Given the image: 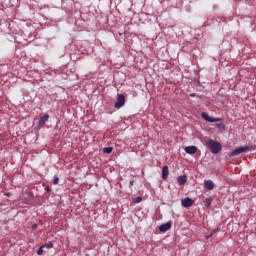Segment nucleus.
Here are the masks:
<instances>
[{
  "mask_svg": "<svg viewBox=\"0 0 256 256\" xmlns=\"http://www.w3.org/2000/svg\"><path fill=\"white\" fill-rule=\"evenodd\" d=\"M49 121V114H44L40 117V120L38 121V124L35 126V130L39 131L42 129V127H45V123Z\"/></svg>",
  "mask_w": 256,
  "mask_h": 256,
  "instance_id": "nucleus-2",
  "label": "nucleus"
},
{
  "mask_svg": "<svg viewBox=\"0 0 256 256\" xmlns=\"http://www.w3.org/2000/svg\"><path fill=\"white\" fill-rule=\"evenodd\" d=\"M169 229H171V222H166L159 226V231L161 233H165L166 231H169Z\"/></svg>",
  "mask_w": 256,
  "mask_h": 256,
  "instance_id": "nucleus-7",
  "label": "nucleus"
},
{
  "mask_svg": "<svg viewBox=\"0 0 256 256\" xmlns=\"http://www.w3.org/2000/svg\"><path fill=\"white\" fill-rule=\"evenodd\" d=\"M217 128L218 129H225V124L219 123V124H217Z\"/></svg>",
  "mask_w": 256,
  "mask_h": 256,
  "instance_id": "nucleus-19",
  "label": "nucleus"
},
{
  "mask_svg": "<svg viewBox=\"0 0 256 256\" xmlns=\"http://www.w3.org/2000/svg\"><path fill=\"white\" fill-rule=\"evenodd\" d=\"M185 153L188 155H195V153H197V146H187L185 148Z\"/></svg>",
  "mask_w": 256,
  "mask_h": 256,
  "instance_id": "nucleus-9",
  "label": "nucleus"
},
{
  "mask_svg": "<svg viewBox=\"0 0 256 256\" xmlns=\"http://www.w3.org/2000/svg\"><path fill=\"white\" fill-rule=\"evenodd\" d=\"M181 204H182V207H193V205H195V200L189 197H186L181 200Z\"/></svg>",
  "mask_w": 256,
  "mask_h": 256,
  "instance_id": "nucleus-6",
  "label": "nucleus"
},
{
  "mask_svg": "<svg viewBox=\"0 0 256 256\" xmlns=\"http://www.w3.org/2000/svg\"><path fill=\"white\" fill-rule=\"evenodd\" d=\"M53 184L54 185H58L59 184V177L58 176L54 177Z\"/></svg>",
  "mask_w": 256,
  "mask_h": 256,
  "instance_id": "nucleus-18",
  "label": "nucleus"
},
{
  "mask_svg": "<svg viewBox=\"0 0 256 256\" xmlns=\"http://www.w3.org/2000/svg\"><path fill=\"white\" fill-rule=\"evenodd\" d=\"M5 195H7V197H9L11 195V193H5Z\"/></svg>",
  "mask_w": 256,
  "mask_h": 256,
  "instance_id": "nucleus-23",
  "label": "nucleus"
},
{
  "mask_svg": "<svg viewBox=\"0 0 256 256\" xmlns=\"http://www.w3.org/2000/svg\"><path fill=\"white\" fill-rule=\"evenodd\" d=\"M201 117H202V119H204V121H207L208 123H218V121H222L221 118H214V117L209 116V114H207V112H202Z\"/></svg>",
  "mask_w": 256,
  "mask_h": 256,
  "instance_id": "nucleus-4",
  "label": "nucleus"
},
{
  "mask_svg": "<svg viewBox=\"0 0 256 256\" xmlns=\"http://www.w3.org/2000/svg\"><path fill=\"white\" fill-rule=\"evenodd\" d=\"M141 201H143V198L141 196H138L134 198L133 203H141Z\"/></svg>",
  "mask_w": 256,
  "mask_h": 256,
  "instance_id": "nucleus-15",
  "label": "nucleus"
},
{
  "mask_svg": "<svg viewBox=\"0 0 256 256\" xmlns=\"http://www.w3.org/2000/svg\"><path fill=\"white\" fill-rule=\"evenodd\" d=\"M204 187L208 191H212V189H215V183L213 182V180H206L204 182Z\"/></svg>",
  "mask_w": 256,
  "mask_h": 256,
  "instance_id": "nucleus-8",
  "label": "nucleus"
},
{
  "mask_svg": "<svg viewBox=\"0 0 256 256\" xmlns=\"http://www.w3.org/2000/svg\"><path fill=\"white\" fill-rule=\"evenodd\" d=\"M205 207H211V203H213V198L212 197H208L205 199Z\"/></svg>",
  "mask_w": 256,
  "mask_h": 256,
  "instance_id": "nucleus-12",
  "label": "nucleus"
},
{
  "mask_svg": "<svg viewBox=\"0 0 256 256\" xmlns=\"http://www.w3.org/2000/svg\"><path fill=\"white\" fill-rule=\"evenodd\" d=\"M32 229H37V224H33Z\"/></svg>",
  "mask_w": 256,
  "mask_h": 256,
  "instance_id": "nucleus-21",
  "label": "nucleus"
},
{
  "mask_svg": "<svg viewBox=\"0 0 256 256\" xmlns=\"http://www.w3.org/2000/svg\"><path fill=\"white\" fill-rule=\"evenodd\" d=\"M177 182H178V185L180 186L185 185L187 183V176L186 175L178 176Z\"/></svg>",
  "mask_w": 256,
  "mask_h": 256,
  "instance_id": "nucleus-11",
  "label": "nucleus"
},
{
  "mask_svg": "<svg viewBox=\"0 0 256 256\" xmlns=\"http://www.w3.org/2000/svg\"><path fill=\"white\" fill-rule=\"evenodd\" d=\"M219 231H221V228L217 227V228L211 230L210 233H211L212 235H215V233H219Z\"/></svg>",
  "mask_w": 256,
  "mask_h": 256,
  "instance_id": "nucleus-17",
  "label": "nucleus"
},
{
  "mask_svg": "<svg viewBox=\"0 0 256 256\" xmlns=\"http://www.w3.org/2000/svg\"><path fill=\"white\" fill-rule=\"evenodd\" d=\"M103 153L109 155V153H113V147H105L103 148Z\"/></svg>",
  "mask_w": 256,
  "mask_h": 256,
  "instance_id": "nucleus-13",
  "label": "nucleus"
},
{
  "mask_svg": "<svg viewBox=\"0 0 256 256\" xmlns=\"http://www.w3.org/2000/svg\"><path fill=\"white\" fill-rule=\"evenodd\" d=\"M43 249H45V246H40L37 250V255H43Z\"/></svg>",
  "mask_w": 256,
  "mask_h": 256,
  "instance_id": "nucleus-16",
  "label": "nucleus"
},
{
  "mask_svg": "<svg viewBox=\"0 0 256 256\" xmlns=\"http://www.w3.org/2000/svg\"><path fill=\"white\" fill-rule=\"evenodd\" d=\"M212 236H213V234L210 232L209 235H206V236H205V239H211Z\"/></svg>",
  "mask_w": 256,
  "mask_h": 256,
  "instance_id": "nucleus-20",
  "label": "nucleus"
},
{
  "mask_svg": "<svg viewBox=\"0 0 256 256\" xmlns=\"http://www.w3.org/2000/svg\"><path fill=\"white\" fill-rule=\"evenodd\" d=\"M46 190H47V191H50V188H49V186H47V187H46Z\"/></svg>",
  "mask_w": 256,
  "mask_h": 256,
  "instance_id": "nucleus-24",
  "label": "nucleus"
},
{
  "mask_svg": "<svg viewBox=\"0 0 256 256\" xmlns=\"http://www.w3.org/2000/svg\"><path fill=\"white\" fill-rule=\"evenodd\" d=\"M123 105H125V95L118 93L114 107L115 109H121Z\"/></svg>",
  "mask_w": 256,
  "mask_h": 256,
  "instance_id": "nucleus-3",
  "label": "nucleus"
},
{
  "mask_svg": "<svg viewBox=\"0 0 256 256\" xmlns=\"http://www.w3.org/2000/svg\"><path fill=\"white\" fill-rule=\"evenodd\" d=\"M246 151H249V146H240L231 152L230 157L241 155V153H245Z\"/></svg>",
  "mask_w": 256,
  "mask_h": 256,
  "instance_id": "nucleus-5",
  "label": "nucleus"
},
{
  "mask_svg": "<svg viewBox=\"0 0 256 256\" xmlns=\"http://www.w3.org/2000/svg\"><path fill=\"white\" fill-rule=\"evenodd\" d=\"M205 147L209 149V151H211L213 155H217V153H219L223 149V146L221 145V143L213 139L207 140L205 142Z\"/></svg>",
  "mask_w": 256,
  "mask_h": 256,
  "instance_id": "nucleus-1",
  "label": "nucleus"
},
{
  "mask_svg": "<svg viewBox=\"0 0 256 256\" xmlns=\"http://www.w3.org/2000/svg\"><path fill=\"white\" fill-rule=\"evenodd\" d=\"M195 96H196L195 93L190 94V97H195Z\"/></svg>",
  "mask_w": 256,
  "mask_h": 256,
  "instance_id": "nucleus-22",
  "label": "nucleus"
},
{
  "mask_svg": "<svg viewBox=\"0 0 256 256\" xmlns=\"http://www.w3.org/2000/svg\"><path fill=\"white\" fill-rule=\"evenodd\" d=\"M42 247L46 249H53V242L45 243L44 245H42Z\"/></svg>",
  "mask_w": 256,
  "mask_h": 256,
  "instance_id": "nucleus-14",
  "label": "nucleus"
},
{
  "mask_svg": "<svg viewBox=\"0 0 256 256\" xmlns=\"http://www.w3.org/2000/svg\"><path fill=\"white\" fill-rule=\"evenodd\" d=\"M169 177V166H163L162 168V179H167Z\"/></svg>",
  "mask_w": 256,
  "mask_h": 256,
  "instance_id": "nucleus-10",
  "label": "nucleus"
}]
</instances>
